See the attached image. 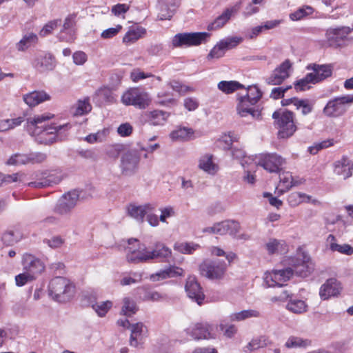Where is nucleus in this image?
Instances as JSON below:
<instances>
[{
	"label": "nucleus",
	"mask_w": 353,
	"mask_h": 353,
	"mask_svg": "<svg viewBox=\"0 0 353 353\" xmlns=\"http://www.w3.org/2000/svg\"><path fill=\"white\" fill-rule=\"evenodd\" d=\"M53 117L54 114L45 113L27 119V131L31 136L34 137L37 143L49 145L63 139L60 132L63 129L68 130L70 128L69 124L59 126L48 125L46 122Z\"/></svg>",
	"instance_id": "obj_1"
},
{
	"label": "nucleus",
	"mask_w": 353,
	"mask_h": 353,
	"mask_svg": "<svg viewBox=\"0 0 353 353\" xmlns=\"http://www.w3.org/2000/svg\"><path fill=\"white\" fill-rule=\"evenodd\" d=\"M75 287L67 278L56 276L48 285V294L54 301L65 303L70 301L74 294Z\"/></svg>",
	"instance_id": "obj_2"
},
{
	"label": "nucleus",
	"mask_w": 353,
	"mask_h": 353,
	"mask_svg": "<svg viewBox=\"0 0 353 353\" xmlns=\"http://www.w3.org/2000/svg\"><path fill=\"white\" fill-rule=\"evenodd\" d=\"M279 130L278 136L281 139H286L293 135L296 130L294 122V113L287 110H279L272 114Z\"/></svg>",
	"instance_id": "obj_3"
},
{
	"label": "nucleus",
	"mask_w": 353,
	"mask_h": 353,
	"mask_svg": "<svg viewBox=\"0 0 353 353\" xmlns=\"http://www.w3.org/2000/svg\"><path fill=\"white\" fill-rule=\"evenodd\" d=\"M227 270V264L224 261L207 259L199 265L201 276L212 281L224 279Z\"/></svg>",
	"instance_id": "obj_4"
},
{
	"label": "nucleus",
	"mask_w": 353,
	"mask_h": 353,
	"mask_svg": "<svg viewBox=\"0 0 353 353\" xmlns=\"http://www.w3.org/2000/svg\"><path fill=\"white\" fill-rule=\"evenodd\" d=\"M353 103V95H344L334 97L328 101L323 109L325 116L330 118H336L343 115L347 105Z\"/></svg>",
	"instance_id": "obj_5"
},
{
	"label": "nucleus",
	"mask_w": 353,
	"mask_h": 353,
	"mask_svg": "<svg viewBox=\"0 0 353 353\" xmlns=\"http://www.w3.org/2000/svg\"><path fill=\"white\" fill-rule=\"evenodd\" d=\"M210 34L208 32H185L174 36L172 40L173 48L189 47L199 46L207 41Z\"/></svg>",
	"instance_id": "obj_6"
},
{
	"label": "nucleus",
	"mask_w": 353,
	"mask_h": 353,
	"mask_svg": "<svg viewBox=\"0 0 353 353\" xmlns=\"http://www.w3.org/2000/svg\"><path fill=\"white\" fill-rule=\"evenodd\" d=\"M121 102L125 105H133L139 109H145L149 106L151 99L148 92L138 88H132L123 94Z\"/></svg>",
	"instance_id": "obj_7"
},
{
	"label": "nucleus",
	"mask_w": 353,
	"mask_h": 353,
	"mask_svg": "<svg viewBox=\"0 0 353 353\" xmlns=\"http://www.w3.org/2000/svg\"><path fill=\"white\" fill-rule=\"evenodd\" d=\"M128 243V246L125 248L128 262L137 264L150 261L149 250L145 244L139 243L137 248L131 246L134 243H139L137 239H129Z\"/></svg>",
	"instance_id": "obj_8"
},
{
	"label": "nucleus",
	"mask_w": 353,
	"mask_h": 353,
	"mask_svg": "<svg viewBox=\"0 0 353 353\" xmlns=\"http://www.w3.org/2000/svg\"><path fill=\"white\" fill-rule=\"evenodd\" d=\"M289 264L292 268L293 274L301 277H306L314 269L310 257L304 252H300L290 260Z\"/></svg>",
	"instance_id": "obj_9"
},
{
	"label": "nucleus",
	"mask_w": 353,
	"mask_h": 353,
	"mask_svg": "<svg viewBox=\"0 0 353 353\" xmlns=\"http://www.w3.org/2000/svg\"><path fill=\"white\" fill-rule=\"evenodd\" d=\"M140 159V154L136 150L125 152L121 158L122 174L126 176L134 174L139 168Z\"/></svg>",
	"instance_id": "obj_10"
},
{
	"label": "nucleus",
	"mask_w": 353,
	"mask_h": 353,
	"mask_svg": "<svg viewBox=\"0 0 353 353\" xmlns=\"http://www.w3.org/2000/svg\"><path fill=\"white\" fill-rule=\"evenodd\" d=\"M79 194L77 190H72L63 194L56 204L54 212L63 215L69 213L74 208L79 200Z\"/></svg>",
	"instance_id": "obj_11"
},
{
	"label": "nucleus",
	"mask_w": 353,
	"mask_h": 353,
	"mask_svg": "<svg viewBox=\"0 0 353 353\" xmlns=\"http://www.w3.org/2000/svg\"><path fill=\"white\" fill-rule=\"evenodd\" d=\"M351 32L352 29L347 26L330 28L325 33L327 42L330 47L339 48Z\"/></svg>",
	"instance_id": "obj_12"
},
{
	"label": "nucleus",
	"mask_w": 353,
	"mask_h": 353,
	"mask_svg": "<svg viewBox=\"0 0 353 353\" xmlns=\"http://www.w3.org/2000/svg\"><path fill=\"white\" fill-rule=\"evenodd\" d=\"M258 165L270 172H279L285 163V159L276 154H261Z\"/></svg>",
	"instance_id": "obj_13"
},
{
	"label": "nucleus",
	"mask_w": 353,
	"mask_h": 353,
	"mask_svg": "<svg viewBox=\"0 0 353 353\" xmlns=\"http://www.w3.org/2000/svg\"><path fill=\"white\" fill-rule=\"evenodd\" d=\"M212 330V326L207 322L192 323L185 330L187 334L196 340L214 338Z\"/></svg>",
	"instance_id": "obj_14"
},
{
	"label": "nucleus",
	"mask_w": 353,
	"mask_h": 353,
	"mask_svg": "<svg viewBox=\"0 0 353 353\" xmlns=\"http://www.w3.org/2000/svg\"><path fill=\"white\" fill-rule=\"evenodd\" d=\"M238 100L236 110L241 117H245L250 115L254 119H261V111L253 107L256 103H252L249 97L241 96L238 98Z\"/></svg>",
	"instance_id": "obj_15"
},
{
	"label": "nucleus",
	"mask_w": 353,
	"mask_h": 353,
	"mask_svg": "<svg viewBox=\"0 0 353 353\" xmlns=\"http://www.w3.org/2000/svg\"><path fill=\"white\" fill-rule=\"evenodd\" d=\"M22 265L24 271L31 273L34 277L45 269L44 263L41 260L29 253H25L23 255Z\"/></svg>",
	"instance_id": "obj_16"
},
{
	"label": "nucleus",
	"mask_w": 353,
	"mask_h": 353,
	"mask_svg": "<svg viewBox=\"0 0 353 353\" xmlns=\"http://www.w3.org/2000/svg\"><path fill=\"white\" fill-rule=\"evenodd\" d=\"M291 66L290 61L285 60L274 70L271 75L266 79V83L269 85L281 84L289 77V70Z\"/></svg>",
	"instance_id": "obj_17"
},
{
	"label": "nucleus",
	"mask_w": 353,
	"mask_h": 353,
	"mask_svg": "<svg viewBox=\"0 0 353 353\" xmlns=\"http://www.w3.org/2000/svg\"><path fill=\"white\" fill-rule=\"evenodd\" d=\"M185 289L190 299L194 301L199 305L203 303L205 295L195 277L189 276L187 279Z\"/></svg>",
	"instance_id": "obj_18"
},
{
	"label": "nucleus",
	"mask_w": 353,
	"mask_h": 353,
	"mask_svg": "<svg viewBox=\"0 0 353 353\" xmlns=\"http://www.w3.org/2000/svg\"><path fill=\"white\" fill-rule=\"evenodd\" d=\"M293 275L292 268H287L283 270H273L270 276L266 277V282L269 287L284 285V283L288 281Z\"/></svg>",
	"instance_id": "obj_19"
},
{
	"label": "nucleus",
	"mask_w": 353,
	"mask_h": 353,
	"mask_svg": "<svg viewBox=\"0 0 353 353\" xmlns=\"http://www.w3.org/2000/svg\"><path fill=\"white\" fill-rule=\"evenodd\" d=\"M130 345L136 348H143L147 328L143 323H137L130 326Z\"/></svg>",
	"instance_id": "obj_20"
},
{
	"label": "nucleus",
	"mask_w": 353,
	"mask_h": 353,
	"mask_svg": "<svg viewBox=\"0 0 353 353\" xmlns=\"http://www.w3.org/2000/svg\"><path fill=\"white\" fill-rule=\"evenodd\" d=\"M306 69L313 71L310 74L316 83L332 76L333 65L332 64L310 63L306 67Z\"/></svg>",
	"instance_id": "obj_21"
},
{
	"label": "nucleus",
	"mask_w": 353,
	"mask_h": 353,
	"mask_svg": "<svg viewBox=\"0 0 353 353\" xmlns=\"http://www.w3.org/2000/svg\"><path fill=\"white\" fill-rule=\"evenodd\" d=\"M32 66L39 72L52 70L55 67L54 57L50 54H39L32 61Z\"/></svg>",
	"instance_id": "obj_22"
},
{
	"label": "nucleus",
	"mask_w": 353,
	"mask_h": 353,
	"mask_svg": "<svg viewBox=\"0 0 353 353\" xmlns=\"http://www.w3.org/2000/svg\"><path fill=\"white\" fill-rule=\"evenodd\" d=\"M178 6V0H159V13L158 17L160 20L170 19Z\"/></svg>",
	"instance_id": "obj_23"
},
{
	"label": "nucleus",
	"mask_w": 353,
	"mask_h": 353,
	"mask_svg": "<svg viewBox=\"0 0 353 353\" xmlns=\"http://www.w3.org/2000/svg\"><path fill=\"white\" fill-rule=\"evenodd\" d=\"M155 205L146 203L142 205H130L128 208V214L140 223H143L147 213L154 212Z\"/></svg>",
	"instance_id": "obj_24"
},
{
	"label": "nucleus",
	"mask_w": 353,
	"mask_h": 353,
	"mask_svg": "<svg viewBox=\"0 0 353 353\" xmlns=\"http://www.w3.org/2000/svg\"><path fill=\"white\" fill-rule=\"evenodd\" d=\"M340 286L335 279H330L321 287L319 295L323 300L340 293Z\"/></svg>",
	"instance_id": "obj_25"
},
{
	"label": "nucleus",
	"mask_w": 353,
	"mask_h": 353,
	"mask_svg": "<svg viewBox=\"0 0 353 353\" xmlns=\"http://www.w3.org/2000/svg\"><path fill=\"white\" fill-rule=\"evenodd\" d=\"M353 170V163L347 157H343L340 161L335 163L334 172L346 179L352 176Z\"/></svg>",
	"instance_id": "obj_26"
},
{
	"label": "nucleus",
	"mask_w": 353,
	"mask_h": 353,
	"mask_svg": "<svg viewBox=\"0 0 353 353\" xmlns=\"http://www.w3.org/2000/svg\"><path fill=\"white\" fill-rule=\"evenodd\" d=\"M239 10L238 6L227 8L212 23L208 25V30H212L222 28L231 18L232 15Z\"/></svg>",
	"instance_id": "obj_27"
},
{
	"label": "nucleus",
	"mask_w": 353,
	"mask_h": 353,
	"mask_svg": "<svg viewBox=\"0 0 353 353\" xmlns=\"http://www.w3.org/2000/svg\"><path fill=\"white\" fill-rule=\"evenodd\" d=\"M50 99V96L43 90L33 91L23 96V101L30 107L36 106Z\"/></svg>",
	"instance_id": "obj_28"
},
{
	"label": "nucleus",
	"mask_w": 353,
	"mask_h": 353,
	"mask_svg": "<svg viewBox=\"0 0 353 353\" xmlns=\"http://www.w3.org/2000/svg\"><path fill=\"white\" fill-rule=\"evenodd\" d=\"M150 261L154 259H166L171 256L172 251L164 243L157 242L151 250H149Z\"/></svg>",
	"instance_id": "obj_29"
},
{
	"label": "nucleus",
	"mask_w": 353,
	"mask_h": 353,
	"mask_svg": "<svg viewBox=\"0 0 353 353\" xmlns=\"http://www.w3.org/2000/svg\"><path fill=\"white\" fill-rule=\"evenodd\" d=\"M62 179L63 177L60 174H50L39 181L28 183V185L35 188L51 187L59 183Z\"/></svg>",
	"instance_id": "obj_30"
},
{
	"label": "nucleus",
	"mask_w": 353,
	"mask_h": 353,
	"mask_svg": "<svg viewBox=\"0 0 353 353\" xmlns=\"http://www.w3.org/2000/svg\"><path fill=\"white\" fill-rule=\"evenodd\" d=\"M279 179V187H281V188L279 190V192L281 194L288 191L293 186L302 183V181L294 180L292 174L288 172L280 173Z\"/></svg>",
	"instance_id": "obj_31"
},
{
	"label": "nucleus",
	"mask_w": 353,
	"mask_h": 353,
	"mask_svg": "<svg viewBox=\"0 0 353 353\" xmlns=\"http://www.w3.org/2000/svg\"><path fill=\"white\" fill-rule=\"evenodd\" d=\"M217 226L219 227L220 235L228 234L231 236H235L240 229L239 223L233 220H225L217 223Z\"/></svg>",
	"instance_id": "obj_32"
},
{
	"label": "nucleus",
	"mask_w": 353,
	"mask_h": 353,
	"mask_svg": "<svg viewBox=\"0 0 353 353\" xmlns=\"http://www.w3.org/2000/svg\"><path fill=\"white\" fill-rule=\"evenodd\" d=\"M194 131L192 128L186 127H180L172 131L170 137L173 141H187L194 139Z\"/></svg>",
	"instance_id": "obj_33"
},
{
	"label": "nucleus",
	"mask_w": 353,
	"mask_h": 353,
	"mask_svg": "<svg viewBox=\"0 0 353 353\" xmlns=\"http://www.w3.org/2000/svg\"><path fill=\"white\" fill-rule=\"evenodd\" d=\"M270 254H283L287 252V245L283 240L270 239L265 245Z\"/></svg>",
	"instance_id": "obj_34"
},
{
	"label": "nucleus",
	"mask_w": 353,
	"mask_h": 353,
	"mask_svg": "<svg viewBox=\"0 0 353 353\" xmlns=\"http://www.w3.org/2000/svg\"><path fill=\"white\" fill-rule=\"evenodd\" d=\"M336 239L333 234H329L327 238V243L329 244L330 249L333 252L350 256L353 254V248L349 244L339 245L335 242Z\"/></svg>",
	"instance_id": "obj_35"
},
{
	"label": "nucleus",
	"mask_w": 353,
	"mask_h": 353,
	"mask_svg": "<svg viewBox=\"0 0 353 353\" xmlns=\"http://www.w3.org/2000/svg\"><path fill=\"white\" fill-rule=\"evenodd\" d=\"M212 158L213 156L212 154L202 156L199 161V168L210 174H216L219 167L216 164L214 163Z\"/></svg>",
	"instance_id": "obj_36"
},
{
	"label": "nucleus",
	"mask_w": 353,
	"mask_h": 353,
	"mask_svg": "<svg viewBox=\"0 0 353 353\" xmlns=\"http://www.w3.org/2000/svg\"><path fill=\"white\" fill-rule=\"evenodd\" d=\"M148 122L152 125H162L166 121L170 114L163 110H154L147 114Z\"/></svg>",
	"instance_id": "obj_37"
},
{
	"label": "nucleus",
	"mask_w": 353,
	"mask_h": 353,
	"mask_svg": "<svg viewBox=\"0 0 353 353\" xmlns=\"http://www.w3.org/2000/svg\"><path fill=\"white\" fill-rule=\"evenodd\" d=\"M145 32L146 30L144 28H132L125 33L123 38V42L126 45L132 44L141 38Z\"/></svg>",
	"instance_id": "obj_38"
},
{
	"label": "nucleus",
	"mask_w": 353,
	"mask_h": 353,
	"mask_svg": "<svg viewBox=\"0 0 353 353\" xmlns=\"http://www.w3.org/2000/svg\"><path fill=\"white\" fill-rule=\"evenodd\" d=\"M23 238V234L18 228L10 229L5 232L2 241L8 245H12L19 242Z\"/></svg>",
	"instance_id": "obj_39"
},
{
	"label": "nucleus",
	"mask_w": 353,
	"mask_h": 353,
	"mask_svg": "<svg viewBox=\"0 0 353 353\" xmlns=\"http://www.w3.org/2000/svg\"><path fill=\"white\" fill-rule=\"evenodd\" d=\"M286 308L294 314H303L307 310V305L303 300L290 298Z\"/></svg>",
	"instance_id": "obj_40"
},
{
	"label": "nucleus",
	"mask_w": 353,
	"mask_h": 353,
	"mask_svg": "<svg viewBox=\"0 0 353 353\" xmlns=\"http://www.w3.org/2000/svg\"><path fill=\"white\" fill-rule=\"evenodd\" d=\"M261 316L256 310H245L230 315V319L233 321H241L250 318H258Z\"/></svg>",
	"instance_id": "obj_41"
},
{
	"label": "nucleus",
	"mask_w": 353,
	"mask_h": 353,
	"mask_svg": "<svg viewBox=\"0 0 353 353\" xmlns=\"http://www.w3.org/2000/svg\"><path fill=\"white\" fill-rule=\"evenodd\" d=\"M218 88L225 94H231L243 88V85L236 81H221L218 83Z\"/></svg>",
	"instance_id": "obj_42"
},
{
	"label": "nucleus",
	"mask_w": 353,
	"mask_h": 353,
	"mask_svg": "<svg viewBox=\"0 0 353 353\" xmlns=\"http://www.w3.org/2000/svg\"><path fill=\"white\" fill-rule=\"evenodd\" d=\"M95 94L98 98V101L101 103H113L115 101L112 91L107 87L99 88Z\"/></svg>",
	"instance_id": "obj_43"
},
{
	"label": "nucleus",
	"mask_w": 353,
	"mask_h": 353,
	"mask_svg": "<svg viewBox=\"0 0 353 353\" xmlns=\"http://www.w3.org/2000/svg\"><path fill=\"white\" fill-rule=\"evenodd\" d=\"M310 196L299 192L290 194L288 196V202L292 207H296L303 202H309Z\"/></svg>",
	"instance_id": "obj_44"
},
{
	"label": "nucleus",
	"mask_w": 353,
	"mask_h": 353,
	"mask_svg": "<svg viewBox=\"0 0 353 353\" xmlns=\"http://www.w3.org/2000/svg\"><path fill=\"white\" fill-rule=\"evenodd\" d=\"M37 36L34 33H29L17 43V48L19 51H24L37 41Z\"/></svg>",
	"instance_id": "obj_45"
},
{
	"label": "nucleus",
	"mask_w": 353,
	"mask_h": 353,
	"mask_svg": "<svg viewBox=\"0 0 353 353\" xmlns=\"http://www.w3.org/2000/svg\"><path fill=\"white\" fill-rule=\"evenodd\" d=\"M314 9L310 6H303L299 8L296 11L290 14L289 17L292 21H299L304 17L312 14Z\"/></svg>",
	"instance_id": "obj_46"
},
{
	"label": "nucleus",
	"mask_w": 353,
	"mask_h": 353,
	"mask_svg": "<svg viewBox=\"0 0 353 353\" xmlns=\"http://www.w3.org/2000/svg\"><path fill=\"white\" fill-rule=\"evenodd\" d=\"M24 121V117H19L14 119H8L0 121V132L7 131L20 125Z\"/></svg>",
	"instance_id": "obj_47"
},
{
	"label": "nucleus",
	"mask_w": 353,
	"mask_h": 353,
	"mask_svg": "<svg viewBox=\"0 0 353 353\" xmlns=\"http://www.w3.org/2000/svg\"><path fill=\"white\" fill-rule=\"evenodd\" d=\"M91 307L99 316L103 317L112 307V303L110 301L96 302L92 303Z\"/></svg>",
	"instance_id": "obj_48"
},
{
	"label": "nucleus",
	"mask_w": 353,
	"mask_h": 353,
	"mask_svg": "<svg viewBox=\"0 0 353 353\" xmlns=\"http://www.w3.org/2000/svg\"><path fill=\"white\" fill-rule=\"evenodd\" d=\"M311 344L308 339H303L298 336H290L285 343L288 348L305 347Z\"/></svg>",
	"instance_id": "obj_49"
},
{
	"label": "nucleus",
	"mask_w": 353,
	"mask_h": 353,
	"mask_svg": "<svg viewBox=\"0 0 353 353\" xmlns=\"http://www.w3.org/2000/svg\"><path fill=\"white\" fill-rule=\"evenodd\" d=\"M137 310L138 308L134 301L128 297L123 299V305L121 309V313L123 315L131 316L134 314Z\"/></svg>",
	"instance_id": "obj_50"
},
{
	"label": "nucleus",
	"mask_w": 353,
	"mask_h": 353,
	"mask_svg": "<svg viewBox=\"0 0 353 353\" xmlns=\"http://www.w3.org/2000/svg\"><path fill=\"white\" fill-rule=\"evenodd\" d=\"M310 83H315L312 74H307L305 77L294 82V88L297 91H303L310 88Z\"/></svg>",
	"instance_id": "obj_51"
},
{
	"label": "nucleus",
	"mask_w": 353,
	"mask_h": 353,
	"mask_svg": "<svg viewBox=\"0 0 353 353\" xmlns=\"http://www.w3.org/2000/svg\"><path fill=\"white\" fill-rule=\"evenodd\" d=\"M199 248L198 244L194 243H180L174 245V250L185 254H190Z\"/></svg>",
	"instance_id": "obj_52"
},
{
	"label": "nucleus",
	"mask_w": 353,
	"mask_h": 353,
	"mask_svg": "<svg viewBox=\"0 0 353 353\" xmlns=\"http://www.w3.org/2000/svg\"><path fill=\"white\" fill-rule=\"evenodd\" d=\"M296 101V103L295 104V107L296 110H301L303 115H307L312 112L314 105L308 99H299L298 101Z\"/></svg>",
	"instance_id": "obj_53"
},
{
	"label": "nucleus",
	"mask_w": 353,
	"mask_h": 353,
	"mask_svg": "<svg viewBox=\"0 0 353 353\" xmlns=\"http://www.w3.org/2000/svg\"><path fill=\"white\" fill-rule=\"evenodd\" d=\"M6 163L10 165L27 164L28 163V154H14L8 159Z\"/></svg>",
	"instance_id": "obj_54"
},
{
	"label": "nucleus",
	"mask_w": 353,
	"mask_h": 353,
	"mask_svg": "<svg viewBox=\"0 0 353 353\" xmlns=\"http://www.w3.org/2000/svg\"><path fill=\"white\" fill-rule=\"evenodd\" d=\"M242 40L243 39L241 37H231L221 40L219 43L221 45L225 52L227 50H230L237 46L242 41Z\"/></svg>",
	"instance_id": "obj_55"
},
{
	"label": "nucleus",
	"mask_w": 353,
	"mask_h": 353,
	"mask_svg": "<svg viewBox=\"0 0 353 353\" xmlns=\"http://www.w3.org/2000/svg\"><path fill=\"white\" fill-rule=\"evenodd\" d=\"M243 96L249 97L252 103H256L262 97V92L257 85H250L248 88L246 94Z\"/></svg>",
	"instance_id": "obj_56"
},
{
	"label": "nucleus",
	"mask_w": 353,
	"mask_h": 353,
	"mask_svg": "<svg viewBox=\"0 0 353 353\" xmlns=\"http://www.w3.org/2000/svg\"><path fill=\"white\" fill-rule=\"evenodd\" d=\"M157 103L161 105H169L175 103L172 94L166 91H161L157 94Z\"/></svg>",
	"instance_id": "obj_57"
},
{
	"label": "nucleus",
	"mask_w": 353,
	"mask_h": 353,
	"mask_svg": "<svg viewBox=\"0 0 353 353\" xmlns=\"http://www.w3.org/2000/svg\"><path fill=\"white\" fill-rule=\"evenodd\" d=\"M108 134L106 130L99 131L94 134H90L85 137V140L89 143H94L97 142H103L105 141Z\"/></svg>",
	"instance_id": "obj_58"
},
{
	"label": "nucleus",
	"mask_w": 353,
	"mask_h": 353,
	"mask_svg": "<svg viewBox=\"0 0 353 353\" xmlns=\"http://www.w3.org/2000/svg\"><path fill=\"white\" fill-rule=\"evenodd\" d=\"M91 108L92 107L89 103L88 99H85L83 101L79 100L77 103V106L76 108L74 114L83 115L87 114L91 110Z\"/></svg>",
	"instance_id": "obj_59"
},
{
	"label": "nucleus",
	"mask_w": 353,
	"mask_h": 353,
	"mask_svg": "<svg viewBox=\"0 0 353 353\" xmlns=\"http://www.w3.org/2000/svg\"><path fill=\"white\" fill-rule=\"evenodd\" d=\"M35 279L33 274L28 272L19 274L15 276V282L17 286H23L26 284L28 281H31Z\"/></svg>",
	"instance_id": "obj_60"
},
{
	"label": "nucleus",
	"mask_w": 353,
	"mask_h": 353,
	"mask_svg": "<svg viewBox=\"0 0 353 353\" xmlns=\"http://www.w3.org/2000/svg\"><path fill=\"white\" fill-rule=\"evenodd\" d=\"M225 52L223 50L219 42L214 46L210 50V53L207 56L208 60H212L214 59H219L224 56Z\"/></svg>",
	"instance_id": "obj_61"
},
{
	"label": "nucleus",
	"mask_w": 353,
	"mask_h": 353,
	"mask_svg": "<svg viewBox=\"0 0 353 353\" xmlns=\"http://www.w3.org/2000/svg\"><path fill=\"white\" fill-rule=\"evenodd\" d=\"M60 19H55L47 23L39 32L41 37H46L50 34L53 30H54L58 25L60 23Z\"/></svg>",
	"instance_id": "obj_62"
},
{
	"label": "nucleus",
	"mask_w": 353,
	"mask_h": 353,
	"mask_svg": "<svg viewBox=\"0 0 353 353\" xmlns=\"http://www.w3.org/2000/svg\"><path fill=\"white\" fill-rule=\"evenodd\" d=\"M28 157V163H40L46 161L47 155L43 152H30Z\"/></svg>",
	"instance_id": "obj_63"
},
{
	"label": "nucleus",
	"mask_w": 353,
	"mask_h": 353,
	"mask_svg": "<svg viewBox=\"0 0 353 353\" xmlns=\"http://www.w3.org/2000/svg\"><path fill=\"white\" fill-rule=\"evenodd\" d=\"M154 77L152 74H147L141 70L139 68L134 69L130 73V78L132 81L137 82L141 79L148 77Z\"/></svg>",
	"instance_id": "obj_64"
}]
</instances>
